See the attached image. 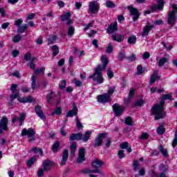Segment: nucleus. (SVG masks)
<instances>
[{
    "instance_id": "obj_1",
    "label": "nucleus",
    "mask_w": 177,
    "mask_h": 177,
    "mask_svg": "<svg viewBox=\"0 0 177 177\" xmlns=\"http://www.w3.org/2000/svg\"><path fill=\"white\" fill-rule=\"evenodd\" d=\"M101 62L102 63V65H98L97 68H95V73L88 76V78H91L93 81H96L97 84H103V75L100 71H103L104 68L107 67V64H109V58H107L106 55H102L101 57Z\"/></svg>"
},
{
    "instance_id": "obj_2",
    "label": "nucleus",
    "mask_w": 177,
    "mask_h": 177,
    "mask_svg": "<svg viewBox=\"0 0 177 177\" xmlns=\"http://www.w3.org/2000/svg\"><path fill=\"white\" fill-rule=\"evenodd\" d=\"M162 104H165V100H162L160 104H155L151 109L152 114L155 115V120H161V118H164L167 115V112L164 111V106Z\"/></svg>"
},
{
    "instance_id": "obj_3",
    "label": "nucleus",
    "mask_w": 177,
    "mask_h": 177,
    "mask_svg": "<svg viewBox=\"0 0 177 177\" xmlns=\"http://www.w3.org/2000/svg\"><path fill=\"white\" fill-rule=\"evenodd\" d=\"M107 136H109V133L104 132L98 133L95 137L94 142L92 143L93 147H94V149H99V147L103 146V140L106 139Z\"/></svg>"
},
{
    "instance_id": "obj_4",
    "label": "nucleus",
    "mask_w": 177,
    "mask_h": 177,
    "mask_svg": "<svg viewBox=\"0 0 177 177\" xmlns=\"http://www.w3.org/2000/svg\"><path fill=\"white\" fill-rule=\"evenodd\" d=\"M173 9L168 15L167 24L169 26H174L176 23V13H177V6L176 4L173 3L171 6Z\"/></svg>"
},
{
    "instance_id": "obj_5",
    "label": "nucleus",
    "mask_w": 177,
    "mask_h": 177,
    "mask_svg": "<svg viewBox=\"0 0 177 177\" xmlns=\"http://www.w3.org/2000/svg\"><path fill=\"white\" fill-rule=\"evenodd\" d=\"M21 136H28L29 138L28 142H34L35 140V131L32 128L23 129L21 133Z\"/></svg>"
},
{
    "instance_id": "obj_6",
    "label": "nucleus",
    "mask_w": 177,
    "mask_h": 177,
    "mask_svg": "<svg viewBox=\"0 0 177 177\" xmlns=\"http://www.w3.org/2000/svg\"><path fill=\"white\" fill-rule=\"evenodd\" d=\"M127 9L128 10H129L131 15L133 16V21H137V20H139V17H140V14L139 13V10H138V8L132 6H128Z\"/></svg>"
},
{
    "instance_id": "obj_7",
    "label": "nucleus",
    "mask_w": 177,
    "mask_h": 177,
    "mask_svg": "<svg viewBox=\"0 0 177 177\" xmlns=\"http://www.w3.org/2000/svg\"><path fill=\"white\" fill-rule=\"evenodd\" d=\"M164 5H165V1L164 0H157V4H155L151 7V10L152 13H155L158 10H164Z\"/></svg>"
},
{
    "instance_id": "obj_8",
    "label": "nucleus",
    "mask_w": 177,
    "mask_h": 177,
    "mask_svg": "<svg viewBox=\"0 0 177 177\" xmlns=\"http://www.w3.org/2000/svg\"><path fill=\"white\" fill-rule=\"evenodd\" d=\"M99 4L97 1H92L89 2L88 10L91 15H96L99 12Z\"/></svg>"
},
{
    "instance_id": "obj_9",
    "label": "nucleus",
    "mask_w": 177,
    "mask_h": 177,
    "mask_svg": "<svg viewBox=\"0 0 177 177\" xmlns=\"http://www.w3.org/2000/svg\"><path fill=\"white\" fill-rule=\"evenodd\" d=\"M112 107L115 117H120V115L124 114V110H125L124 106L118 104H114Z\"/></svg>"
},
{
    "instance_id": "obj_10",
    "label": "nucleus",
    "mask_w": 177,
    "mask_h": 177,
    "mask_svg": "<svg viewBox=\"0 0 177 177\" xmlns=\"http://www.w3.org/2000/svg\"><path fill=\"white\" fill-rule=\"evenodd\" d=\"M115 31H118V23L117 22V21L111 23L106 28L107 34H114Z\"/></svg>"
},
{
    "instance_id": "obj_11",
    "label": "nucleus",
    "mask_w": 177,
    "mask_h": 177,
    "mask_svg": "<svg viewBox=\"0 0 177 177\" xmlns=\"http://www.w3.org/2000/svg\"><path fill=\"white\" fill-rule=\"evenodd\" d=\"M97 99L100 103H109V102H111V97L106 93L97 95Z\"/></svg>"
},
{
    "instance_id": "obj_12",
    "label": "nucleus",
    "mask_w": 177,
    "mask_h": 177,
    "mask_svg": "<svg viewBox=\"0 0 177 177\" xmlns=\"http://www.w3.org/2000/svg\"><path fill=\"white\" fill-rule=\"evenodd\" d=\"M9 120L8 118L3 117V118L0 120V134L3 132V131H8V123Z\"/></svg>"
},
{
    "instance_id": "obj_13",
    "label": "nucleus",
    "mask_w": 177,
    "mask_h": 177,
    "mask_svg": "<svg viewBox=\"0 0 177 177\" xmlns=\"http://www.w3.org/2000/svg\"><path fill=\"white\" fill-rule=\"evenodd\" d=\"M82 133H71L69 136V140L70 142H74L75 140H82Z\"/></svg>"
},
{
    "instance_id": "obj_14",
    "label": "nucleus",
    "mask_w": 177,
    "mask_h": 177,
    "mask_svg": "<svg viewBox=\"0 0 177 177\" xmlns=\"http://www.w3.org/2000/svg\"><path fill=\"white\" fill-rule=\"evenodd\" d=\"M35 111L37 115L39 117V118L44 120H46V116H45V114H44V111H42V108L41 107V106L37 105L35 107Z\"/></svg>"
},
{
    "instance_id": "obj_15",
    "label": "nucleus",
    "mask_w": 177,
    "mask_h": 177,
    "mask_svg": "<svg viewBox=\"0 0 177 177\" xmlns=\"http://www.w3.org/2000/svg\"><path fill=\"white\" fill-rule=\"evenodd\" d=\"M53 166V162L49 160H46L42 163V168L44 171H50L52 167Z\"/></svg>"
},
{
    "instance_id": "obj_16",
    "label": "nucleus",
    "mask_w": 177,
    "mask_h": 177,
    "mask_svg": "<svg viewBox=\"0 0 177 177\" xmlns=\"http://www.w3.org/2000/svg\"><path fill=\"white\" fill-rule=\"evenodd\" d=\"M149 24H150V23L149 21H147V26H145L142 28V35H144V37L149 35V32H150V31H151V30H153V28H154V25L149 26Z\"/></svg>"
},
{
    "instance_id": "obj_17",
    "label": "nucleus",
    "mask_w": 177,
    "mask_h": 177,
    "mask_svg": "<svg viewBox=\"0 0 177 177\" xmlns=\"http://www.w3.org/2000/svg\"><path fill=\"white\" fill-rule=\"evenodd\" d=\"M85 160V149L81 148L79 149V157L77 159V162L81 164Z\"/></svg>"
},
{
    "instance_id": "obj_18",
    "label": "nucleus",
    "mask_w": 177,
    "mask_h": 177,
    "mask_svg": "<svg viewBox=\"0 0 177 177\" xmlns=\"http://www.w3.org/2000/svg\"><path fill=\"white\" fill-rule=\"evenodd\" d=\"M77 114H78V108L75 106V102H73V109L68 111L66 113V118H68L74 117V115H77Z\"/></svg>"
},
{
    "instance_id": "obj_19",
    "label": "nucleus",
    "mask_w": 177,
    "mask_h": 177,
    "mask_svg": "<svg viewBox=\"0 0 177 177\" xmlns=\"http://www.w3.org/2000/svg\"><path fill=\"white\" fill-rule=\"evenodd\" d=\"M102 165H104V162L100 160V159L96 158L92 162V167L95 169L101 168Z\"/></svg>"
},
{
    "instance_id": "obj_20",
    "label": "nucleus",
    "mask_w": 177,
    "mask_h": 177,
    "mask_svg": "<svg viewBox=\"0 0 177 177\" xmlns=\"http://www.w3.org/2000/svg\"><path fill=\"white\" fill-rule=\"evenodd\" d=\"M68 160V150L64 149L62 152V159L61 160V165H66Z\"/></svg>"
},
{
    "instance_id": "obj_21",
    "label": "nucleus",
    "mask_w": 177,
    "mask_h": 177,
    "mask_svg": "<svg viewBox=\"0 0 177 177\" xmlns=\"http://www.w3.org/2000/svg\"><path fill=\"white\" fill-rule=\"evenodd\" d=\"M158 71H155L151 75L150 80H149V84L150 85H153L156 81L158 80H160V76L158 75Z\"/></svg>"
},
{
    "instance_id": "obj_22",
    "label": "nucleus",
    "mask_w": 177,
    "mask_h": 177,
    "mask_svg": "<svg viewBox=\"0 0 177 177\" xmlns=\"http://www.w3.org/2000/svg\"><path fill=\"white\" fill-rule=\"evenodd\" d=\"M168 63H169V59L167 57H162L158 62L159 67H162L163 66H168Z\"/></svg>"
},
{
    "instance_id": "obj_23",
    "label": "nucleus",
    "mask_w": 177,
    "mask_h": 177,
    "mask_svg": "<svg viewBox=\"0 0 177 177\" xmlns=\"http://www.w3.org/2000/svg\"><path fill=\"white\" fill-rule=\"evenodd\" d=\"M125 38L124 35H120L118 33H115L112 35V39L115 41V42H122V40Z\"/></svg>"
},
{
    "instance_id": "obj_24",
    "label": "nucleus",
    "mask_w": 177,
    "mask_h": 177,
    "mask_svg": "<svg viewBox=\"0 0 177 177\" xmlns=\"http://www.w3.org/2000/svg\"><path fill=\"white\" fill-rule=\"evenodd\" d=\"M92 135V131L88 130L84 133V135H82V140L84 142H88L89 139H91V136Z\"/></svg>"
},
{
    "instance_id": "obj_25",
    "label": "nucleus",
    "mask_w": 177,
    "mask_h": 177,
    "mask_svg": "<svg viewBox=\"0 0 177 177\" xmlns=\"http://www.w3.org/2000/svg\"><path fill=\"white\" fill-rule=\"evenodd\" d=\"M158 150L161 153V154L163 156V157H165V158L169 157V155L168 154V150L164 148V146H162V145H159Z\"/></svg>"
},
{
    "instance_id": "obj_26",
    "label": "nucleus",
    "mask_w": 177,
    "mask_h": 177,
    "mask_svg": "<svg viewBox=\"0 0 177 177\" xmlns=\"http://www.w3.org/2000/svg\"><path fill=\"white\" fill-rule=\"evenodd\" d=\"M137 40L138 38L136 37V36L131 35L127 39V42L128 44H129V45H135V44H136Z\"/></svg>"
},
{
    "instance_id": "obj_27",
    "label": "nucleus",
    "mask_w": 177,
    "mask_h": 177,
    "mask_svg": "<svg viewBox=\"0 0 177 177\" xmlns=\"http://www.w3.org/2000/svg\"><path fill=\"white\" fill-rule=\"evenodd\" d=\"M37 161V157L33 156L32 158H30L29 160H28V161L26 162V165L28 168H31V167H32V165H34V164H35V162Z\"/></svg>"
},
{
    "instance_id": "obj_28",
    "label": "nucleus",
    "mask_w": 177,
    "mask_h": 177,
    "mask_svg": "<svg viewBox=\"0 0 177 177\" xmlns=\"http://www.w3.org/2000/svg\"><path fill=\"white\" fill-rule=\"evenodd\" d=\"M129 143L128 142H124L120 144V149H126L128 153H131L132 151V148L131 147H128Z\"/></svg>"
},
{
    "instance_id": "obj_29",
    "label": "nucleus",
    "mask_w": 177,
    "mask_h": 177,
    "mask_svg": "<svg viewBox=\"0 0 177 177\" xmlns=\"http://www.w3.org/2000/svg\"><path fill=\"white\" fill-rule=\"evenodd\" d=\"M71 18V13L70 12H66L64 15L60 16V19L62 21H66V20H68V19Z\"/></svg>"
},
{
    "instance_id": "obj_30",
    "label": "nucleus",
    "mask_w": 177,
    "mask_h": 177,
    "mask_svg": "<svg viewBox=\"0 0 177 177\" xmlns=\"http://www.w3.org/2000/svg\"><path fill=\"white\" fill-rule=\"evenodd\" d=\"M60 147V142L59 141H56L52 147V151L53 153H57L59 151V147Z\"/></svg>"
},
{
    "instance_id": "obj_31",
    "label": "nucleus",
    "mask_w": 177,
    "mask_h": 177,
    "mask_svg": "<svg viewBox=\"0 0 177 177\" xmlns=\"http://www.w3.org/2000/svg\"><path fill=\"white\" fill-rule=\"evenodd\" d=\"M31 81H32L31 88L33 91H35L37 88V77L35 75H32V77H31Z\"/></svg>"
},
{
    "instance_id": "obj_32",
    "label": "nucleus",
    "mask_w": 177,
    "mask_h": 177,
    "mask_svg": "<svg viewBox=\"0 0 177 177\" xmlns=\"http://www.w3.org/2000/svg\"><path fill=\"white\" fill-rule=\"evenodd\" d=\"M48 45H52V44H55V42H56V41H57V35H52V37H50L48 39Z\"/></svg>"
},
{
    "instance_id": "obj_33",
    "label": "nucleus",
    "mask_w": 177,
    "mask_h": 177,
    "mask_svg": "<svg viewBox=\"0 0 177 177\" xmlns=\"http://www.w3.org/2000/svg\"><path fill=\"white\" fill-rule=\"evenodd\" d=\"M32 97L30 95L28 97H25L20 100V103H32Z\"/></svg>"
},
{
    "instance_id": "obj_34",
    "label": "nucleus",
    "mask_w": 177,
    "mask_h": 177,
    "mask_svg": "<svg viewBox=\"0 0 177 177\" xmlns=\"http://www.w3.org/2000/svg\"><path fill=\"white\" fill-rule=\"evenodd\" d=\"M35 75H39V74H45V67H41L40 68H37L34 71Z\"/></svg>"
},
{
    "instance_id": "obj_35",
    "label": "nucleus",
    "mask_w": 177,
    "mask_h": 177,
    "mask_svg": "<svg viewBox=\"0 0 177 177\" xmlns=\"http://www.w3.org/2000/svg\"><path fill=\"white\" fill-rule=\"evenodd\" d=\"M52 95H53V92H50V93L47 95L46 100L49 104H51L53 103V102H55V97H53Z\"/></svg>"
},
{
    "instance_id": "obj_36",
    "label": "nucleus",
    "mask_w": 177,
    "mask_h": 177,
    "mask_svg": "<svg viewBox=\"0 0 177 177\" xmlns=\"http://www.w3.org/2000/svg\"><path fill=\"white\" fill-rule=\"evenodd\" d=\"M124 124H126V125L132 127V125H133V120H132L131 117H127L124 120Z\"/></svg>"
},
{
    "instance_id": "obj_37",
    "label": "nucleus",
    "mask_w": 177,
    "mask_h": 177,
    "mask_svg": "<svg viewBox=\"0 0 177 177\" xmlns=\"http://www.w3.org/2000/svg\"><path fill=\"white\" fill-rule=\"evenodd\" d=\"M53 56H57L59 55V46L54 45L52 47Z\"/></svg>"
},
{
    "instance_id": "obj_38",
    "label": "nucleus",
    "mask_w": 177,
    "mask_h": 177,
    "mask_svg": "<svg viewBox=\"0 0 177 177\" xmlns=\"http://www.w3.org/2000/svg\"><path fill=\"white\" fill-rule=\"evenodd\" d=\"M75 32V28L73 26H70L68 28V37H73L74 35V32Z\"/></svg>"
},
{
    "instance_id": "obj_39",
    "label": "nucleus",
    "mask_w": 177,
    "mask_h": 177,
    "mask_svg": "<svg viewBox=\"0 0 177 177\" xmlns=\"http://www.w3.org/2000/svg\"><path fill=\"white\" fill-rule=\"evenodd\" d=\"M28 28V27L27 26V25L19 26L18 32L19 34H23V32H26V31H27Z\"/></svg>"
},
{
    "instance_id": "obj_40",
    "label": "nucleus",
    "mask_w": 177,
    "mask_h": 177,
    "mask_svg": "<svg viewBox=\"0 0 177 177\" xmlns=\"http://www.w3.org/2000/svg\"><path fill=\"white\" fill-rule=\"evenodd\" d=\"M156 132L158 135H164L165 133V129L163 126H160L157 128Z\"/></svg>"
},
{
    "instance_id": "obj_41",
    "label": "nucleus",
    "mask_w": 177,
    "mask_h": 177,
    "mask_svg": "<svg viewBox=\"0 0 177 177\" xmlns=\"http://www.w3.org/2000/svg\"><path fill=\"white\" fill-rule=\"evenodd\" d=\"M162 100H174L172 94H165L162 96Z\"/></svg>"
},
{
    "instance_id": "obj_42",
    "label": "nucleus",
    "mask_w": 177,
    "mask_h": 177,
    "mask_svg": "<svg viewBox=\"0 0 177 177\" xmlns=\"http://www.w3.org/2000/svg\"><path fill=\"white\" fill-rule=\"evenodd\" d=\"M19 91H16L10 95L11 102H13V100H15V99H16L17 96H19Z\"/></svg>"
},
{
    "instance_id": "obj_43",
    "label": "nucleus",
    "mask_w": 177,
    "mask_h": 177,
    "mask_svg": "<svg viewBox=\"0 0 177 177\" xmlns=\"http://www.w3.org/2000/svg\"><path fill=\"white\" fill-rule=\"evenodd\" d=\"M55 114L57 115H60V114H62V107H60V106L57 107L55 110V111L51 113V115L53 117V115H55Z\"/></svg>"
},
{
    "instance_id": "obj_44",
    "label": "nucleus",
    "mask_w": 177,
    "mask_h": 177,
    "mask_svg": "<svg viewBox=\"0 0 177 177\" xmlns=\"http://www.w3.org/2000/svg\"><path fill=\"white\" fill-rule=\"evenodd\" d=\"M140 167V163H139V160H134L133 162V168L134 171H138V168Z\"/></svg>"
},
{
    "instance_id": "obj_45",
    "label": "nucleus",
    "mask_w": 177,
    "mask_h": 177,
    "mask_svg": "<svg viewBox=\"0 0 177 177\" xmlns=\"http://www.w3.org/2000/svg\"><path fill=\"white\" fill-rule=\"evenodd\" d=\"M66 85H67V82H66V80H62L59 84V89L61 90L65 89Z\"/></svg>"
},
{
    "instance_id": "obj_46",
    "label": "nucleus",
    "mask_w": 177,
    "mask_h": 177,
    "mask_svg": "<svg viewBox=\"0 0 177 177\" xmlns=\"http://www.w3.org/2000/svg\"><path fill=\"white\" fill-rule=\"evenodd\" d=\"M149 136H150L149 135V133H142L141 134V136L139 137V139L140 140H146L149 139Z\"/></svg>"
},
{
    "instance_id": "obj_47",
    "label": "nucleus",
    "mask_w": 177,
    "mask_h": 177,
    "mask_svg": "<svg viewBox=\"0 0 177 177\" xmlns=\"http://www.w3.org/2000/svg\"><path fill=\"white\" fill-rule=\"evenodd\" d=\"M105 140V147L106 149L110 148V146H111V138L106 137Z\"/></svg>"
},
{
    "instance_id": "obj_48",
    "label": "nucleus",
    "mask_w": 177,
    "mask_h": 177,
    "mask_svg": "<svg viewBox=\"0 0 177 177\" xmlns=\"http://www.w3.org/2000/svg\"><path fill=\"white\" fill-rule=\"evenodd\" d=\"M159 171H162V172H167V171H168V166H167V165L161 164L159 167Z\"/></svg>"
},
{
    "instance_id": "obj_49",
    "label": "nucleus",
    "mask_w": 177,
    "mask_h": 177,
    "mask_svg": "<svg viewBox=\"0 0 177 177\" xmlns=\"http://www.w3.org/2000/svg\"><path fill=\"white\" fill-rule=\"evenodd\" d=\"M76 127L78 129H82V128H84V126L82 125V123L80 122L78 117L76 118Z\"/></svg>"
},
{
    "instance_id": "obj_50",
    "label": "nucleus",
    "mask_w": 177,
    "mask_h": 177,
    "mask_svg": "<svg viewBox=\"0 0 177 177\" xmlns=\"http://www.w3.org/2000/svg\"><path fill=\"white\" fill-rule=\"evenodd\" d=\"M142 74H143V67L142 65H138L137 66V75H142Z\"/></svg>"
},
{
    "instance_id": "obj_51",
    "label": "nucleus",
    "mask_w": 177,
    "mask_h": 177,
    "mask_svg": "<svg viewBox=\"0 0 177 177\" xmlns=\"http://www.w3.org/2000/svg\"><path fill=\"white\" fill-rule=\"evenodd\" d=\"M115 92V86L110 87L108 92L106 93L108 95L111 96Z\"/></svg>"
},
{
    "instance_id": "obj_52",
    "label": "nucleus",
    "mask_w": 177,
    "mask_h": 177,
    "mask_svg": "<svg viewBox=\"0 0 177 177\" xmlns=\"http://www.w3.org/2000/svg\"><path fill=\"white\" fill-rule=\"evenodd\" d=\"M134 95H135V88H131L129 93V97L127 99V102H129L131 100V97H133Z\"/></svg>"
},
{
    "instance_id": "obj_53",
    "label": "nucleus",
    "mask_w": 177,
    "mask_h": 177,
    "mask_svg": "<svg viewBox=\"0 0 177 177\" xmlns=\"http://www.w3.org/2000/svg\"><path fill=\"white\" fill-rule=\"evenodd\" d=\"M95 24V21H91L89 24H88L84 28V31H88V30H89L90 27H92V26H93V24Z\"/></svg>"
},
{
    "instance_id": "obj_54",
    "label": "nucleus",
    "mask_w": 177,
    "mask_h": 177,
    "mask_svg": "<svg viewBox=\"0 0 177 177\" xmlns=\"http://www.w3.org/2000/svg\"><path fill=\"white\" fill-rule=\"evenodd\" d=\"M21 39V36L20 35H15L14 37H13V42L15 44H17V42H19Z\"/></svg>"
},
{
    "instance_id": "obj_55",
    "label": "nucleus",
    "mask_w": 177,
    "mask_h": 177,
    "mask_svg": "<svg viewBox=\"0 0 177 177\" xmlns=\"http://www.w3.org/2000/svg\"><path fill=\"white\" fill-rule=\"evenodd\" d=\"M153 24L155 26H162L164 25V21L162 19H157L153 22Z\"/></svg>"
},
{
    "instance_id": "obj_56",
    "label": "nucleus",
    "mask_w": 177,
    "mask_h": 177,
    "mask_svg": "<svg viewBox=\"0 0 177 177\" xmlns=\"http://www.w3.org/2000/svg\"><path fill=\"white\" fill-rule=\"evenodd\" d=\"M106 8H115V4L111 1H106Z\"/></svg>"
},
{
    "instance_id": "obj_57",
    "label": "nucleus",
    "mask_w": 177,
    "mask_h": 177,
    "mask_svg": "<svg viewBox=\"0 0 177 177\" xmlns=\"http://www.w3.org/2000/svg\"><path fill=\"white\" fill-rule=\"evenodd\" d=\"M126 156V155L124 153V150H120L118 153V157H119V158L122 159L124 158V157Z\"/></svg>"
},
{
    "instance_id": "obj_58",
    "label": "nucleus",
    "mask_w": 177,
    "mask_h": 177,
    "mask_svg": "<svg viewBox=\"0 0 177 177\" xmlns=\"http://www.w3.org/2000/svg\"><path fill=\"white\" fill-rule=\"evenodd\" d=\"M44 171H45V170H44V169L39 168V169H38V171H37V176H38V177H42V176H44V175H45V173L44 172Z\"/></svg>"
},
{
    "instance_id": "obj_59",
    "label": "nucleus",
    "mask_w": 177,
    "mask_h": 177,
    "mask_svg": "<svg viewBox=\"0 0 177 177\" xmlns=\"http://www.w3.org/2000/svg\"><path fill=\"white\" fill-rule=\"evenodd\" d=\"M127 60L130 62H135L136 60V55L132 54L130 57H127Z\"/></svg>"
},
{
    "instance_id": "obj_60",
    "label": "nucleus",
    "mask_w": 177,
    "mask_h": 177,
    "mask_svg": "<svg viewBox=\"0 0 177 177\" xmlns=\"http://www.w3.org/2000/svg\"><path fill=\"white\" fill-rule=\"evenodd\" d=\"M109 78L111 79L113 77H114V73H113V71H111V68H109L106 73Z\"/></svg>"
},
{
    "instance_id": "obj_61",
    "label": "nucleus",
    "mask_w": 177,
    "mask_h": 177,
    "mask_svg": "<svg viewBox=\"0 0 177 177\" xmlns=\"http://www.w3.org/2000/svg\"><path fill=\"white\" fill-rule=\"evenodd\" d=\"M23 24V19H18L15 21V26H17L18 27H20L21 24Z\"/></svg>"
},
{
    "instance_id": "obj_62",
    "label": "nucleus",
    "mask_w": 177,
    "mask_h": 177,
    "mask_svg": "<svg viewBox=\"0 0 177 177\" xmlns=\"http://www.w3.org/2000/svg\"><path fill=\"white\" fill-rule=\"evenodd\" d=\"M124 59H125V54L122 51L120 52L119 56H118V59L120 60V62H122V60H124Z\"/></svg>"
},
{
    "instance_id": "obj_63",
    "label": "nucleus",
    "mask_w": 177,
    "mask_h": 177,
    "mask_svg": "<svg viewBox=\"0 0 177 177\" xmlns=\"http://www.w3.org/2000/svg\"><path fill=\"white\" fill-rule=\"evenodd\" d=\"M24 58L26 60V62L31 60V53H26L24 56Z\"/></svg>"
},
{
    "instance_id": "obj_64",
    "label": "nucleus",
    "mask_w": 177,
    "mask_h": 177,
    "mask_svg": "<svg viewBox=\"0 0 177 177\" xmlns=\"http://www.w3.org/2000/svg\"><path fill=\"white\" fill-rule=\"evenodd\" d=\"M17 86H19V85L16 84H13L11 85V87H10V91H12V93H15L16 92V89H17Z\"/></svg>"
}]
</instances>
